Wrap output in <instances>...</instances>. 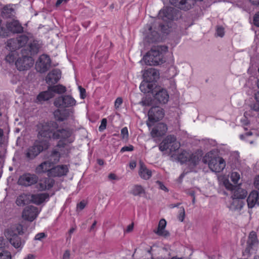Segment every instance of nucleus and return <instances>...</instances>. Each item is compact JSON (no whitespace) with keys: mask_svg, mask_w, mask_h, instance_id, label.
<instances>
[{"mask_svg":"<svg viewBox=\"0 0 259 259\" xmlns=\"http://www.w3.org/2000/svg\"><path fill=\"white\" fill-rule=\"evenodd\" d=\"M68 171V168L67 165H58L54 167H51V168L48 170L47 175L49 177H61L66 175Z\"/></svg>","mask_w":259,"mask_h":259,"instance_id":"obj_15","label":"nucleus"},{"mask_svg":"<svg viewBox=\"0 0 259 259\" xmlns=\"http://www.w3.org/2000/svg\"><path fill=\"white\" fill-rule=\"evenodd\" d=\"M226 188L230 190H234L233 198L244 199L247 195V191L241 188L239 186H234L229 182L225 183Z\"/></svg>","mask_w":259,"mask_h":259,"instance_id":"obj_14","label":"nucleus"},{"mask_svg":"<svg viewBox=\"0 0 259 259\" xmlns=\"http://www.w3.org/2000/svg\"><path fill=\"white\" fill-rule=\"evenodd\" d=\"M258 241L257 235L255 232L252 231L250 233L247 241V247L245 248L243 254L244 255L249 256L250 254V249L258 244Z\"/></svg>","mask_w":259,"mask_h":259,"instance_id":"obj_16","label":"nucleus"},{"mask_svg":"<svg viewBox=\"0 0 259 259\" xmlns=\"http://www.w3.org/2000/svg\"><path fill=\"white\" fill-rule=\"evenodd\" d=\"M133 228H134V224L132 223L127 226V229L126 230V232H130L132 231L133 230Z\"/></svg>","mask_w":259,"mask_h":259,"instance_id":"obj_63","label":"nucleus"},{"mask_svg":"<svg viewBox=\"0 0 259 259\" xmlns=\"http://www.w3.org/2000/svg\"><path fill=\"white\" fill-rule=\"evenodd\" d=\"M156 183L158 185L159 189L165 192L168 191L167 188L164 185V184L161 182L159 181H157Z\"/></svg>","mask_w":259,"mask_h":259,"instance_id":"obj_52","label":"nucleus"},{"mask_svg":"<svg viewBox=\"0 0 259 259\" xmlns=\"http://www.w3.org/2000/svg\"><path fill=\"white\" fill-rule=\"evenodd\" d=\"M230 179L234 184H237L240 180V175L237 172H232L231 175Z\"/></svg>","mask_w":259,"mask_h":259,"instance_id":"obj_46","label":"nucleus"},{"mask_svg":"<svg viewBox=\"0 0 259 259\" xmlns=\"http://www.w3.org/2000/svg\"><path fill=\"white\" fill-rule=\"evenodd\" d=\"M156 87L155 82L144 80L141 83L140 89L141 91L144 93H148L151 92L154 94V88Z\"/></svg>","mask_w":259,"mask_h":259,"instance_id":"obj_24","label":"nucleus"},{"mask_svg":"<svg viewBox=\"0 0 259 259\" xmlns=\"http://www.w3.org/2000/svg\"><path fill=\"white\" fill-rule=\"evenodd\" d=\"M29 203H30L29 194H22L18 196L16 200V204L19 206H23Z\"/></svg>","mask_w":259,"mask_h":259,"instance_id":"obj_33","label":"nucleus"},{"mask_svg":"<svg viewBox=\"0 0 259 259\" xmlns=\"http://www.w3.org/2000/svg\"><path fill=\"white\" fill-rule=\"evenodd\" d=\"M52 165L51 164V162L49 161H45L39 165H38L36 168V172L37 173H42L47 172L48 174V170L51 168Z\"/></svg>","mask_w":259,"mask_h":259,"instance_id":"obj_36","label":"nucleus"},{"mask_svg":"<svg viewBox=\"0 0 259 259\" xmlns=\"http://www.w3.org/2000/svg\"><path fill=\"white\" fill-rule=\"evenodd\" d=\"M55 119L59 121H63L67 119L68 116V112L66 110H56L54 112Z\"/></svg>","mask_w":259,"mask_h":259,"instance_id":"obj_34","label":"nucleus"},{"mask_svg":"<svg viewBox=\"0 0 259 259\" xmlns=\"http://www.w3.org/2000/svg\"><path fill=\"white\" fill-rule=\"evenodd\" d=\"M185 217V211L183 207H180L178 219L181 222H183Z\"/></svg>","mask_w":259,"mask_h":259,"instance_id":"obj_48","label":"nucleus"},{"mask_svg":"<svg viewBox=\"0 0 259 259\" xmlns=\"http://www.w3.org/2000/svg\"><path fill=\"white\" fill-rule=\"evenodd\" d=\"M38 180V177L36 175L26 173L19 177L18 183L20 185L28 187L36 184Z\"/></svg>","mask_w":259,"mask_h":259,"instance_id":"obj_11","label":"nucleus"},{"mask_svg":"<svg viewBox=\"0 0 259 259\" xmlns=\"http://www.w3.org/2000/svg\"><path fill=\"white\" fill-rule=\"evenodd\" d=\"M154 95L155 99L160 103L165 104L168 101L169 95L166 90L164 89L155 90Z\"/></svg>","mask_w":259,"mask_h":259,"instance_id":"obj_23","label":"nucleus"},{"mask_svg":"<svg viewBox=\"0 0 259 259\" xmlns=\"http://www.w3.org/2000/svg\"><path fill=\"white\" fill-rule=\"evenodd\" d=\"M189 153L186 151H183L178 154H173L171 156L172 160H178L181 163L188 161Z\"/></svg>","mask_w":259,"mask_h":259,"instance_id":"obj_31","label":"nucleus"},{"mask_svg":"<svg viewBox=\"0 0 259 259\" xmlns=\"http://www.w3.org/2000/svg\"><path fill=\"white\" fill-rule=\"evenodd\" d=\"M176 10L172 7H166L160 10L158 14V18L164 22H168L174 19Z\"/></svg>","mask_w":259,"mask_h":259,"instance_id":"obj_17","label":"nucleus"},{"mask_svg":"<svg viewBox=\"0 0 259 259\" xmlns=\"http://www.w3.org/2000/svg\"><path fill=\"white\" fill-rule=\"evenodd\" d=\"M39 210L37 207L30 205L26 207L22 212V218L25 220L28 221L29 222H32L34 219H36Z\"/></svg>","mask_w":259,"mask_h":259,"instance_id":"obj_12","label":"nucleus"},{"mask_svg":"<svg viewBox=\"0 0 259 259\" xmlns=\"http://www.w3.org/2000/svg\"><path fill=\"white\" fill-rule=\"evenodd\" d=\"M86 206V203L84 201H81L79 203H78L77 205V209H79L80 210H82Z\"/></svg>","mask_w":259,"mask_h":259,"instance_id":"obj_59","label":"nucleus"},{"mask_svg":"<svg viewBox=\"0 0 259 259\" xmlns=\"http://www.w3.org/2000/svg\"><path fill=\"white\" fill-rule=\"evenodd\" d=\"M61 72L59 69H53L46 76V81L49 85H52L56 83L60 79Z\"/></svg>","mask_w":259,"mask_h":259,"instance_id":"obj_19","label":"nucleus"},{"mask_svg":"<svg viewBox=\"0 0 259 259\" xmlns=\"http://www.w3.org/2000/svg\"><path fill=\"white\" fill-rule=\"evenodd\" d=\"M71 132L67 129H59L54 132L52 138L55 140L60 139L57 147L59 149L65 147L68 144L73 141L71 137Z\"/></svg>","mask_w":259,"mask_h":259,"instance_id":"obj_5","label":"nucleus"},{"mask_svg":"<svg viewBox=\"0 0 259 259\" xmlns=\"http://www.w3.org/2000/svg\"><path fill=\"white\" fill-rule=\"evenodd\" d=\"M253 23L255 26L259 27V12L256 13L254 16Z\"/></svg>","mask_w":259,"mask_h":259,"instance_id":"obj_56","label":"nucleus"},{"mask_svg":"<svg viewBox=\"0 0 259 259\" xmlns=\"http://www.w3.org/2000/svg\"><path fill=\"white\" fill-rule=\"evenodd\" d=\"M170 4L180 9L187 11L194 5V0H170Z\"/></svg>","mask_w":259,"mask_h":259,"instance_id":"obj_18","label":"nucleus"},{"mask_svg":"<svg viewBox=\"0 0 259 259\" xmlns=\"http://www.w3.org/2000/svg\"><path fill=\"white\" fill-rule=\"evenodd\" d=\"M8 29L13 33H21L23 31V27L17 20H13L7 22Z\"/></svg>","mask_w":259,"mask_h":259,"instance_id":"obj_29","label":"nucleus"},{"mask_svg":"<svg viewBox=\"0 0 259 259\" xmlns=\"http://www.w3.org/2000/svg\"><path fill=\"white\" fill-rule=\"evenodd\" d=\"M17 38L20 48L24 47L28 40V37L25 35H20Z\"/></svg>","mask_w":259,"mask_h":259,"instance_id":"obj_44","label":"nucleus"},{"mask_svg":"<svg viewBox=\"0 0 259 259\" xmlns=\"http://www.w3.org/2000/svg\"><path fill=\"white\" fill-rule=\"evenodd\" d=\"M54 96V94L52 92L49 87L47 91L42 92L38 95L37 100L40 102L46 101L53 98Z\"/></svg>","mask_w":259,"mask_h":259,"instance_id":"obj_32","label":"nucleus"},{"mask_svg":"<svg viewBox=\"0 0 259 259\" xmlns=\"http://www.w3.org/2000/svg\"><path fill=\"white\" fill-rule=\"evenodd\" d=\"M7 49L10 51H16V50L20 49L17 38H12L9 39L7 42Z\"/></svg>","mask_w":259,"mask_h":259,"instance_id":"obj_37","label":"nucleus"},{"mask_svg":"<svg viewBox=\"0 0 259 259\" xmlns=\"http://www.w3.org/2000/svg\"><path fill=\"white\" fill-rule=\"evenodd\" d=\"M0 259H11V253L8 251L0 253Z\"/></svg>","mask_w":259,"mask_h":259,"instance_id":"obj_47","label":"nucleus"},{"mask_svg":"<svg viewBox=\"0 0 259 259\" xmlns=\"http://www.w3.org/2000/svg\"><path fill=\"white\" fill-rule=\"evenodd\" d=\"M149 121L154 122L161 120L164 117V112L163 109L158 107H152L148 112Z\"/></svg>","mask_w":259,"mask_h":259,"instance_id":"obj_13","label":"nucleus"},{"mask_svg":"<svg viewBox=\"0 0 259 259\" xmlns=\"http://www.w3.org/2000/svg\"><path fill=\"white\" fill-rule=\"evenodd\" d=\"M167 130V125L164 123L160 122L152 130L151 134L153 137H161L165 134Z\"/></svg>","mask_w":259,"mask_h":259,"instance_id":"obj_22","label":"nucleus"},{"mask_svg":"<svg viewBox=\"0 0 259 259\" xmlns=\"http://www.w3.org/2000/svg\"><path fill=\"white\" fill-rule=\"evenodd\" d=\"M240 198H233V201L231 205V208L234 210L241 209L244 205L243 202Z\"/></svg>","mask_w":259,"mask_h":259,"instance_id":"obj_39","label":"nucleus"},{"mask_svg":"<svg viewBox=\"0 0 259 259\" xmlns=\"http://www.w3.org/2000/svg\"><path fill=\"white\" fill-rule=\"evenodd\" d=\"M254 185L255 187L259 190V176L255 178L254 182Z\"/></svg>","mask_w":259,"mask_h":259,"instance_id":"obj_61","label":"nucleus"},{"mask_svg":"<svg viewBox=\"0 0 259 259\" xmlns=\"http://www.w3.org/2000/svg\"><path fill=\"white\" fill-rule=\"evenodd\" d=\"M58 128V124L55 122L39 123L37 125V140L40 142L47 141L49 146V140Z\"/></svg>","mask_w":259,"mask_h":259,"instance_id":"obj_3","label":"nucleus"},{"mask_svg":"<svg viewBox=\"0 0 259 259\" xmlns=\"http://www.w3.org/2000/svg\"><path fill=\"white\" fill-rule=\"evenodd\" d=\"M199 160L200 158L198 155L189 153L188 162H189L190 164H192L194 166L196 165L198 163Z\"/></svg>","mask_w":259,"mask_h":259,"instance_id":"obj_43","label":"nucleus"},{"mask_svg":"<svg viewBox=\"0 0 259 259\" xmlns=\"http://www.w3.org/2000/svg\"><path fill=\"white\" fill-rule=\"evenodd\" d=\"M75 104L76 101L69 95L60 96L56 98L54 102V105L58 108L69 107Z\"/></svg>","mask_w":259,"mask_h":259,"instance_id":"obj_9","label":"nucleus"},{"mask_svg":"<svg viewBox=\"0 0 259 259\" xmlns=\"http://www.w3.org/2000/svg\"><path fill=\"white\" fill-rule=\"evenodd\" d=\"M14 10L13 8L9 7H5L2 12V16L3 18H8L13 16Z\"/></svg>","mask_w":259,"mask_h":259,"instance_id":"obj_42","label":"nucleus"},{"mask_svg":"<svg viewBox=\"0 0 259 259\" xmlns=\"http://www.w3.org/2000/svg\"><path fill=\"white\" fill-rule=\"evenodd\" d=\"M134 150V147L132 145H130L128 146H124L122 147L120 150L121 152H123L125 151H132Z\"/></svg>","mask_w":259,"mask_h":259,"instance_id":"obj_55","label":"nucleus"},{"mask_svg":"<svg viewBox=\"0 0 259 259\" xmlns=\"http://www.w3.org/2000/svg\"><path fill=\"white\" fill-rule=\"evenodd\" d=\"M166 225V222L164 219L160 220L157 230H154V232L157 235L167 237L169 236V233L165 229Z\"/></svg>","mask_w":259,"mask_h":259,"instance_id":"obj_26","label":"nucleus"},{"mask_svg":"<svg viewBox=\"0 0 259 259\" xmlns=\"http://www.w3.org/2000/svg\"><path fill=\"white\" fill-rule=\"evenodd\" d=\"M49 197V195L47 193L30 195V202L38 205L45 201L46 199H48Z\"/></svg>","mask_w":259,"mask_h":259,"instance_id":"obj_28","label":"nucleus"},{"mask_svg":"<svg viewBox=\"0 0 259 259\" xmlns=\"http://www.w3.org/2000/svg\"><path fill=\"white\" fill-rule=\"evenodd\" d=\"M54 184V181L53 179L45 178L39 181L37 185V188L40 191H44L53 187Z\"/></svg>","mask_w":259,"mask_h":259,"instance_id":"obj_25","label":"nucleus"},{"mask_svg":"<svg viewBox=\"0 0 259 259\" xmlns=\"http://www.w3.org/2000/svg\"><path fill=\"white\" fill-rule=\"evenodd\" d=\"M140 169L139 174L141 178L144 180L149 179L152 176V171L148 169L143 162H140Z\"/></svg>","mask_w":259,"mask_h":259,"instance_id":"obj_30","label":"nucleus"},{"mask_svg":"<svg viewBox=\"0 0 259 259\" xmlns=\"http://www.w3.org/2000/svg\"><path fill=\"white\" fill-rule=\"evenodd\" d=\"M216 34L218 36L223 37L224 35V28L222 26H218L216 30Z\"/></svg>","mask_w":259,"mask_h":259,"instance_id":"obj_49","label":"nucleus"},{"mask_svg":"<svg viewBox=\"0 0 259 259\" xmlns=\"http://www.w3.org/2000/svg\"><path fill=\"white\" fill-rule=\"evenodd\" d=\"M60 154L59 152L55 149L53 150L50 156V159L49 161L51 162V164L57 163L60 159Z\"/></svg>","mask_w":259,"mask_h":259,"instance_id":"obj_40","label":"nucleus"},{"mask_svg":"<svg viewBox=\"0 0 259 259\" xmlns=\"http://www.w3.org/2000/svg\"><path fill=\"white\" fill-rule=\"evenodd\" d=\"M121 135L123 139L127 138L128 137V130L127 127H123L121 131Z\"/></svg>","mask_w":259,"mask_h":259,"instance_id":"obj_54","label":"nucleus"},{"mask_svg":"<svg viewBox=\"0 0 259 259\" xmlns=\"http://www.w3.org/2000/svg\"><path fill=\"white\" fill-rule=\"evenodd\" d=\"M145 80L155 82L159 77V71L155 68H149L143 74Z\"/></svg>","mask_w":259,"mask_h":259,"instance_id":"obj_20","label":"nucleus"},{"mask_svg":"<svg viewBox=\"0 0 259 259\" xmlns=\"http://www.w3.org/2000/svg\"><path fill=\"white\" fill-rule=\"evenodd\" d=\"M107 125V119L106 118H103L102 119L101 125L99 127V130L100 132H102L106 128Z\"/></svg>","mask_w":259,"mask_h":259,"instance_id":"obj_51","label":"nucleus"},{"mask_svg":"<svg viewBox=\"0 0 259 259\" xmlns=\"http://www.w3.org/2000/svg\"><path fill=\"white\" fill-rule=\"evenodd\" d=\"M22 58H19L15 62V65L17 69L20 71H24L29 69L34 63L32 58L29 55V52H26L25 49L21 50Z\"/></svg>","mask_w":259,"mask_h":259,"instance_id":"obj_7","label":"nucleus"},{"mask_svg":"<svg viewBox=\"0 0 259 259\" xmlns=\"http://www.w3.org/2000/svg\"><path fill=\"white\" fill-rule=\"evenodd\" d=\"M48 148L49 145L47 141L40 142V140H36L33 145L27 149L25 153L26 157L28 160H32Z\"/></svg>","mask_w":259,"mask_h":259,"instance_id":"obj_6","label":"nucleus"},{"mask_svg":"<svg viewBox=\"0 0 259 259\" xmlns=\"http://www.w3.org/2000/svg\"><path fill=\"white\" fill-rule=\"evenodd\" d=\"M251 109L255 111H259V104H254L251 106Z\"/></svg>","mask_w":259,"mask_h":259,"instance_id":"obj_62","label":"nucleus"},{"mask_svg":"<svg viewBox=\"0 0 259 259\" xmlns=\"http://www.w3.org/2000/svg\"><path fill=\"white\" fill-rule=\"evenodd\" d=\"M131 194L134 196H140L142 194H145L144 189L141 185H135L131 190Z\"/></svg>","mask_w":259,"mask_h":259,"instance_id":"obj_41","label":"nucleus"},{"mask_svg":"<svg viewBox=\"0 0 259 259\" xmlns=\"http://www.w3.org/2000/svg\"><path fill=\"white\" fill-rule=\"evenodd\" d=\"M46 237V235L45 233H39L35 235L34 239L36 240H41L42 238H44Z\"/></svg>","mask_w":259,"mask_h":259,"instance_id":"obj_53","label":"nucleus"},{"mask_svg":"<svg viewBox=\"0 0 259 259\" xmlns=\"http://www.w3.org/2000/svg\"><path fill=\"white\" fill-rule=\"evenodd\" d=\"M249 208L253 207L255 204L259 205V193L255 191H252L247 199Z\"/></svg>","mask_w":259,"mask_h":259,"instance_id":"obj_27","label":"nucleus"},{"mask_svg":"<svg viewBox=\"0 0 259 259\" xmlns=\"http://www.w3.org/2000/svg\"><path fill=\"white\" fill-rule=\"evenodd\" d=\"M70 253L68 250H66L63 254L62 259H69L70 258Z\"/></svg>","mask_w":259,"mask_h":259,"instance_id":"obj_60","label":"nucleus"},{"mask_svg":"<svg viewBox=\"0 0 259 259\" xmlns=\"http://www.w3.org/2000/svg\"><path fill=\"white\" fill-rule=\"evenodd\" d=\"M78 88H79V90L80 91V95L81 98L84 99L85 97H86L85 90L84 89L82 88L81 86H79L78 87Z\"/></svg>","mask_w":259,"mask_h":259,"instance_id":"obj_57","label":"nucleus"},{"mask_svg":"<svg viewBox=\"0 0 259 259\" xmlns=\"http://www.w3.org/2000/svg\"><path fill=\"white\" fill-rule=\"evenodd\" d=\"M26 52H29V55H35L37 54L38 52L39 49V45L37 41L34 40L32 42H30L28 46L27 47Z\"/></svg>","mask_w":259,"mask_h":259,"instance_id":"obj_35","label":"nucleus"},{"mask_svg":"<svg viewBox=\"0 0 259 259\" xmlns=\"http://www.w3.org/2000/svg\"><path fill=\"white\" fill-rule=\"evenodd\" d=\"M202 162L207 164L210 170L215 172H221L226 166L225 161L223 158L214 156L210 153L206 154L203 157Z\"/></svg>","mask_w":259,"mask_h":259,"instance_id":"obj_4","label":"nucleus"},{"mask_svg":"<svg viewBox=\"0 0 259 259\" xmlns=\"http://www.w3.org/2000/svg\"><path fill=\"white\" fill-rule=\"evenodd\" d=\"M23 226L20 224H15L5 231V235L11 244L15 248L21 249L24 243L19 237L23 234Z\"/></svg>","mask_w":259,"mask_h":259,"instance_id":"obj_2","label":"nucleus"},{"mask_svg":"<svg viewBox=\"0 0 259 259\" xmlns=\"http://www.w3.org/2000/svg\"><path fill=\"white\" fill-rule=\"evenodd\" d=\"M165 46H157L153 47L143 57V61L146 65L156 66L161 64L165 62L163 57V52L167 51Z\"/></svg>","mask_w":259,"mask_h":259,"instance_id":"obj_1","label":"nucleus"},{"mask_svg":"<svg viewBox=\"0 0 259 259\" xmlns=\"http://www.w3.org/2000/svg\"><path fill=\"white\" fill-rule=\"evenodd\" d=\"M180 147V144L176 141V137L174 136L169 135L159 144V149L161 151L169 149L170 153H172L179 150Z\"/></svg>","mask_w":259,"mask_h":259,"instance_id":"obj_8","label":"nucleus"},{"mask_svg":"<svg viewBox=\"0 0 259 259\" xmlns=\"http://www.w3.org/2000/svg\"><path fill=\"white\" fill-rule=\"evenodd\" d=\"M17 52L11 51V52L6 57V61L10 63H13L16 59Z\"/></svg>","mask_w":259,"mask_h":259,"instance_id":"obj_45","label":"nucleus"},{"mask_svg":"<svg viewBox=\"0 0 259 259\" xmlns=\"http://www.w3.org/2000/svg\"><path fill=\"white\" fill-rule=\"evenodd\" d=\"M122 103V99L121 98H117L115 102L114 106L116 108H117Z\"/></svg>","mask_w":259,"mask_h":259,"instance_id":"obj_58","label":"nucleus"},{"mask_svg":"<svg viewBox=\"0 0 259 259\" xmlns=\"http://www.w3.org/2000/svg\"><path fill=\"white\" fill-rule=\"evenodd\" d=\"M254 97L256 102L259 103V91L255 94Z\"/></svg>","mask_w":259,"mask_h":259,"instance_id":"obj_64","label":"nucleus"},{"mask_svg":"<svg viewBox=\"0 0 259 259\" xmlns=\"http://www.w3.org/2000/svg\"><path fill=\"white\" fill-rule=\"evenodd\" d=\"M51 61L47 55H41L36 62L35 67L37 71L40 73L46 72L51 66Z\"/></svg>","mask_w":259,"mask_h":259,"instance_id":"obj_10","label":"nucleus"},{"mask_svg":"<svg viewBox=\"0 0 259 259\" xmlns=\"http://www.w3.org/2000/svg\"><path fill=\"white\" fill-rule=\"evenodd\" d=\"M148 31L146 32L145 36L146 40L149 43L159 41L160 36L159 33L155 30H152V26L150 25H147Z\"/></svg>","mask_w":259,"mask_h":259,"instance_id":"obj_21","label":"nucleus"},{"mask_svg":"<svg viewBox=\"0 0 259 259\" xmlns=\"http://www.w3.org/2000/svg\"><path fill=\"white\" fill-rule=\"evenodd\" d=\"M49 88H50V90L54 94V93L61 94L65 93L66 91V87L60 84L53 86L50 85L49 86Z\"/></svg>","mask_w":259,"mask_h":259,"instance_id":"obj_38","label":"nucleus"},{"mask_svg":"<svg viewBox=\"0 0 259 259\" xmlns=\"http://www.w3.org/2000/svg\"><path fill=\"white\" fill-rule=\"evenodd\" d=\"M159 27L160 28L161 31L164 33H168L169 32V26L167 24H160Z\"/></svg>","mask_w":259,"mask_h":259,"instance_id":"obj_50","label":"nucleus"}]
</instances>
